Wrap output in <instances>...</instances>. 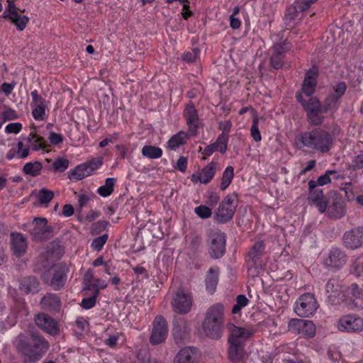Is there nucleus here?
I'll use <instances>...</instances> for the list:
<instances>
[{"mask_svg":"<svg viewBox=\"0 0 363 363\" xmlns=\"http://www.w3.org/2000/svg\"><path fill=\"white\" fill-rule=\"evenodd\" d=\"M66 277L63 272H56L50 281V286L55 290L60 289L65 283Z\"/></svg>","mask_w":363,"mask_h":363,"instance_id":"nucleus-45","label":"nucleus"},{"mask_svg":"<svg viewBox=\"0 0 363 363\" xmlns=\"http://www.w3.org/2000/svg\"><path fill=\"white\" fill-rule=\"evenodd\" d=\"M22 129V124L20 123H9L5 127V132L6 133H18Z\"/></svg>","mask_w":363,"mask_h":363,"instance_id":"nucleus-61","label":"nucleus"},{"mask_svg":"<svg viewBox=\"0 0 363 363\" xmlns=\"http://www.w3.org/2000/svg\"><path fill=\"white\" fill-rule=\"evenodd\" d=\"M11 249L13 253L21 257L24 255L28 247L26 238L20 233H12L11 234Z\"/></svg>","mask_w":363,"mask_h":363,"instance_id":"nucleus-26","label":"nucleus"},{"mask_svg":"<svg viewBox=\"0 0 363 363\" xmlns=\"http://www.w3.org/2000/svg\"><path fill=\"white\" fill-rule=\"evenodd\" d=\"M330 108H324L323 110H318L316 111H311L307 113V118L308 123L313 125H318L323 123V113H325L328 111Z\"/></svg>","mask_w":363,"mask_h":363,"instance_id":"nucleus-43","label":"nucleus"},{"mask_svg":"<svg viewBox=\"0 0 363 363\" xmlns=\"http://www.w3.org/2000/svg\"><path fill=\"white\" fill-rule=\"evenodd\" d=\"M142 155L150 159H158L162 157V150L158 147L145 145L142 149Z\"/></svg>","mask_w":363,"mask_h":363,"instance_id":"nucleus-41","label":"nucleus"},{"mask_svg":"<svg viewBox=\"0 0 363 363\" xmlns=\"http://www.w3.org/2000/svg\"><path fill=\"white\" fill-rule=\"evenodd\" d=\"M33 225V228L30 230V233L33 240L43 241L48 238L52 229L48 225L46 218H35Z\"/></svg>","mask_w":363,"mask_h":363,"instance_id":"nucleus-13","label":"nucleus"},{"mask_svg":"<svg viewBox=\"0 0 363 363\" xmlns=\"http://www.w3.org/2000/svg\"><path fill=\"white\" fill-rule=\"evenodd\" d=\"M108 240V235L104 234L99 237L96 238L92 241L91 246L96 251H100Z\"/></svg>","mask_w":363,"mask_h":363,"instance_id":"nucleus-52","label":"nucleus"},{"mask_svg":"<svg viewBox=\"0 0 363 363\" xmlns=\"http://www.w3.org/2000/svg\"><path fill=\"white\" fill-rule=\"evenodd\" d=\"M352 274L359 277H363V261H356L354 262Z\"/></svg>","mask_w":363,"mask_h":363,"instance_id":"nucleus-64","label":"nucleus"},{"mask_svg":"<svg viewBox=\"0 0 363 363\" xmlns=\"http://www.w3.org/2000/svg\"><path fill=\"white\" fill-rule=\"evenodd\" d=\"M308 203L314 206L321 213L326 212L329 202V196H325L322 189H308Z\"/></svg>","mask_w":363,"mask_h":363,"instance_id":"nucleus-19","label":"nucleus"},{"mask_svg":"<svg viewBox=\"0 0 363 363\" xmlns=\"http://www.w3.org/2000/svg\"><path fill=\"white\" fill-rule=\"evenodd\" d=\"M345 296L350 306L356 299L360 298L363 296V291L357 284H352L347 289Z\"/></svg>","mask_w":363,"mask_h":363,"instance_id":"nucleus-39","label":"nucleus"},{"mask_svg":"<svg viewBox=\"0 0 363 363\" xmlns=\"http://www.w3.org/2000/svg\"><path fill=\"white\" fill-rule=\"evenodd\" d=\"M341 332H359L363 330V319L355 315H346L341 317L337 325Z\"/></svg>","mask_w":363,"mask_h":363,"instance_id":"nucleus-10","label":"nucleus"},{"mask_svg":"<svg viewBox=\"0 0 363 363\" xmlns=\"http://www.w3.org/2000/svg\"><path fill=\"white\" fill-rule=\"evenodd\" d=\"M343 242L347 247L356 249L363 246V226H359L345 233Z\"/></svg>","mask_w":363,"mask_h":363,"instance_id":"nucleus-17","label":"nucleus"},{"mask_svg":"<svg viewBox=\"0 0 363 363\" xmlns=\"http://www.w3.org/2000/svg\"><path fill=\"white\" fill-rule=\"evenodd\" d=\"M192 302V297L190 294L181 290L177 292L174 296L172 304L175 312L184 314L191 311Z\"/></svg>","mask_w":363,"mask_h":363,"instance_id":"nucleus-14","label":"nucleus"},{"mask_svg":"<svg viewBox=\"0 0 363 363\" xmlns=\"http://www.w3.org/2000/svg\"><path fill=\"white\" fill-rule=\"evenodd\" d=\"M333 141V136L330 133L321 128H317L297 136L295 145L298 149L307 147L318 152H327L331 149Z\"/></svg>","mask_w":363,"mask_h":363,"instance_id":"nucleus-1","label":"nucleus"},{"mask_svg":"<svg viewBox=\"0 0 363 363\" xmlns=\"http://www.w3.org/2000/svg\"><path fill=\"white\" fill-rule=\"evenodd\" d=\"M195 213L201 218H208L212 215V211L206 206H199L194 210Z\"/></svg>","mask_w":363,"mask_h":363,"instance_id":"nucleus-54","label":"nucleus"},{"mask_svg":"<svg viewBox=\"0 0 363 363\" xmlns=\"http://www.w3.org/2000/svg\"><path fill=\"white\" fill-rule=\"evenodd\" d=\"M183 114L188 125V131H189L190 135H196L198 132L199 116L197 111L192 103L186 105Z\"/></svg>","mask_w":363,"mask_h":363,"instance_id":"nucleus-20","label":"nucleus"},{"mask_svg":"<svg viewBox=\"0 0 363 363\" xmlns=\"http://www.w3.org/2000/svg\"><path fill=\"white\" fill-rule=\"evenodd\" d=\"M189 131H179L177 134L171 137L167 143V148L169 150H176L181 145L186 143L187 139L190 137Z\"/></svg>","mask_w":363,"mask_h":363,"instance_id":"nucleus-28","label":"nucleus"},{"mask_svg":"<svg viewBox=\"0 0 363 363\" xmlns=\"http://www.w3.org/2000/svg\"><path fill=\"white\" fill-rule=\"evenodd\" d=\"M102 165L101 158H95L86 162L77 165L69 172L68 177L72 182L83 179L91 176Z\"/></svg>","mask_w":363,"mask_h":363,"instance_id":"nucleus-6","label":"nucleus"},{"mask_svg":"<svg viewBox=\"0 0 363 363\" xmlns=\"http://www.w3.org/2000/svg\"><path fill=\"white\" fill-rule=\"evenodd\" d=\"M346 84L345 82H340L334 87V94L327 98L325 102L332 104V108L334 107L338 99L345 94L346 91Z\"/></svg>","mask_w":363,"mask_h":363,"instance_id":"nucleus-36","label":"nucleus"},{"mask_svg":"<svg viewBox=\"0 0 363 363\" xmlns=\"http://www.w3.org/2000/svg\"><path fill=\"white\" fill-rule=\"evenodd\" d=\"M341 281L337 279H330L325 285V293L327 296L335 295L342 293Z\"/></svg>","mask_w":363,"mask_h":363,"instance_id":"nucleus-37","label":"nucleus"},{"mask_svg":"<svg viewBox=\"0 0 363 363\" xmlns=\"http://www.w3.org/2000/svg\"><path fill=\"white\" fill-rule=\"evenodd\" d=\"M32 116L36 121H43L46 119L47 104L38 105L32 107Z\"/></svg>","mask_w":363,"mask_h":363,"instance_id":"nucleus-46","label":"nucleus"},{"mask_svg":"<svg viewBox=\"0 0 363 363\" xmlns=\"http://www.w3.org/2000/svg\"><path fill=\"white\" fill-rule=\"evenodd\" d=\"M168 335L167 323L161 315L156 316L152 322V330L150 337L152 345H156L165 341Z\"/></svg>","mask_w":363,"mask_h":363,"instance_id":"nucleus-8","label":"nucleus"},{"mask_svg":"<svg viewBox=\"0 0 363 363\" xmlns=\"http://www.w3.org/2000/svg\"><path fill=\"white\" fill-rule=\"evenodd\" d=\"M106 287H107V283L106 282V281L100 279H96L94 281V283L90 284L89 286H87V288L89 289H95V291H98L99 292L100 289H103Z\"/></svg>","mask_w":363,"mask_h":363,"instance_id":"nucleus-62","label":"nucleus"},{"mask_svg":"<svg viewBox=\"0 0 363 363\" xmlns=\"http://www.w3.org/2000/svg\"><path fill=\"white\" fill-rule=\"evenodd\" d=\"M199 55V49L194 48L190 52H184L182 55V58L184 61H185L186 62H193L198 58Z\"/></svg>","mask_w":363,"mask_h":363,"instance_id":"nucleus-57","label":"nucleus"},{"mask_svg":"<svg viewBox=\"0 0 363 363\" xmlns=\"http://www.w3.org/2000/svg\"><path fill=\"white\" fill-rule=\"evenodd\" d=\"M234 177V169L232 166L227 167L222 175L220 189L225 190L231 184Z\"/></svg>","mask_w":363,"mask_h":363,"instance_id":"nucleus-42","label":"nucleus"},{"mask_svg":"<svg viewBox=\"0 0 363 363\" xmlns=\"http://www.w3.org/2000/svg\"><path fill=\"white\" fill-rule=\"evenodd\" d=\"M43 169V164L40 162H28L23 168V172L26 174L30 175L32 177H37L40 174Z\"/></svg>","mask_w":363,"mask_h":363,"instance_id":"nucleus-40","label":"nucleus"},{"mask_svg":"<svg viewBox=\"0 0 363 363\" xmlns=\"http://www.w3.org/2000/svg\"><path fill=\"white\" fill-rule=\"evenodd\" d=\"M304 11V9H301L298 6L297 1H296L286 10L284 17L286 24L290 28L297 26L305 16Z\"/></svg>","mask_w":363,"mask_h":363,"instance_id":"nucleus-21","label":"nucleus"},{"mask_svg":"<svg viewBox=\"0 0 363 363\" xmlns=\"http://www.w3.org/2000/svg\"><path fill=\"white\" fill-rule=\"evenodd\" d=\"M11 15L9 19L16 26L18 30H24L29 21V18L26 16H21L18 13H13Z\"/></svg>","mask_w":363,"mask_h":363,"instance_id":"nucleus-44","label":"nucleus"},{"mask_svg":"<svg viewBox=\"0 0 363 363\" xmlns=\"http://www.w3.org/2000/svg\"><path fill=\"white\" fill-rule=\"evenodd\" d=\"M218 169V163L212 160L206 165L199 172L193 174L191 180L193 183L208 184L214 177L216 170Z\"/></svg>","mask_w":363,"mask_h":363,"instance_id":"nucleus-15","label":"nucleus"},{"mask_svg":"<svg viewBox=\"0 0 363 363\" xmlns=\"http://www.w3.org/2000/svg\"><path fill=\"white\" fill-rule=\"evenodd\" d=\"M350 169L352 170L363 169V154L358 155L352 159Z\"/></svg>","mask_w":363,"mask_h":363,"instance_id":"nucleus-60","label":"nucleus"},{"mask_svg":"<svg viewBox=\"0 0 363 363\" xmlns=\"http://www.w3.org/2000/svg\"><path fill=\"white\" fill-rule=\"evenodd\" d=\"M259 120H263L262 118L255 116L252 120V125L250 128V135L253 140L256 142H259L262 140V135L259 130L258 123Z\"/></svg>","mask_w":363,"mask_h":363,"instance_id":"nucleus-47","label":"nucleus"},{"mask_svg":"<svg viewBox=\"0 0 363 363\" xmlns=\"http://www.w3.org/2000/svg\"><path fill=\"white\" fill-rule=\"evenodd\" d=\"M99 295V291H95L94 295L89 298H85L82 301L81 306L84 309H90L96 304V298Z\"/></svg>","mask_w":363,"mask_h":363,"instance_id":"nucleus-53","label":"nucleus"},{"mask_svg":"<svg viewBox=\"0 0 363 363\" xmlns=\"http://www.w3.org/2000/svg\"><path fill=\"white\" fill-rule=\"evenodd\" d=\"M225 236L220 230H213L209 235V253L215 259L223 256L225 250Z\"/></svg>","mask_w":363,"mask_h":363,"instance_id":"nucleus-9","label":"nucleus"},{"mask_svg":"<svg viewBox=\"0 0 363 363\" xmlns=\"http://www.w3.org/2000/svg\"><path fill=\"white\" fill-rule=\"evenodd\" d=\"M248 299L245 295H239L236 298V303L233 306L232 309L233 314H238L241 309L248 304Z\"/></svg>","mask_w":363,"mask_h":363,"instance_id":"nucleus-50","label":"nucleus"},{"mask_svg":"<svg viewBox=\"0 0 363 363\" xmlns=\"http://www.w3.org/2000/svg\"><path fill=\"white\" fill-rule=\"evenodd\" d=\"M327 304L334 309H340L345 306H350V302L346 298L345 294L340 293L335 295L327 296Z\"/></svg>","mask_w":363,"mask_h":363,"instance_id":"nucleus-29","label":"nucleus"},{"mask_svg":"<svg viewBox=\"0 0 363 363\" xmlns=\"http://www.w3.org/2000/svg\"><path fill=\"white\" fill-rule=\"evenodd\" d=\"M332 174H336L335 170H327L325 173L320 176L316 181L310 180L308 182V189H319L318 186H324L331 182L330 176Z\"/></svg>","mask_w":363,"mask_h":363,"instance_id":"nucleus-34","label":"nucleus"},{"mask_svg":"<svg viewBox=\"0 0 363 363\" xmlns=\"http://www.w3.org/2000/svg\"><path fill=\"white\" fill-rule=\"evenodd\" d=\"M229 343V349H228V356L231 361L233 362H238L240 361L244 356L245 350L244 346L245 344L237 343V342H228Z\"/></svg>","mask_w":363,"mask_h":363,"instance_id":"nucleus-32","label":"nucleus"},{"mask_svg":"<svg viewBox=\"0 0 363 363\" xmlns=\"http://www.w3.org/2000/svg\"><path fill=\"white\" fill-rule=\"evenodd\" d=\"M289 44L285 41L277 43L273 47V52L276 54H280L281 55H285V53L289 50Z\"/></svg>","mask_w":363,"mask_h":363,"instance_id":"nucleus-55","label":"nucleus"},{"mask_svg":"<svg viewBox=\"0 0 363 363\" xmlns=\"http://www.w3.org/2000/svg\"><path fill=\"white\" fill-rule=\"evenodd\" d=\"M30 152V147L25 146L22 141L18 143V150L16 152V157L20 159L27 157Z\"/></svg>","mask_w":363,"mask_h":363,"instance_id":"nucleus-56","label":"nucleus"},{"mask_svg":"<svg viewBox=\"0 0 363 363\" xmlns=\"http://www.w3.org/2000/svg\"><path fill=\"white\" fill-rule=\"evenodd\" d=\"M224 307L220 303L211 306L206 311L202 328L206 336L212 339L221 337L223 328Z\"/></svg>","mask_w":363,"mask_h":363,"instance_id":"nucleus-3","label":"nucleus"},{"mask_svg":"<svg viewBox=\"0 0 363 363\" xmlns=\"http://www.w3.org/2000/svg\"><path fill=\"white\" fill-rule=\"evenodd\" d=\"M318 74V69L316 67L311 68L306 74L303 80L301 91V94L303 93L306 96H311L317 84V77Z\"/></svg>","mask_w":363,"mask_h":363,"instance_id":"nucleus-23","label":"nucleus"},{"mask_svg":"<svg viewBox=\"0 0 363 363\" xmlns=\"http://www.w3.org/2000/svg\"><path fill=\"white\" fill-rule=\"evenodd\" d=\"M318 306L314 295L311 293H306L296 301L294 311L299 317L308 318L315 313Z\"/></svg>","mask_w":363,"mask_h":363,"instance_id":"nucleus-4","label":"nucleus"},{"mask_svg":"<svg viewBox=\"0 0 363 363\" xmlns=\"http://www.w3.org/2000/svg\"><path fill=\"white\" fill-rule=\"evenodd\" d=\"M30 94L32 97L31 107L46 104L45 100L38 94L37 90L32 91Z\"/></svg>","mask_w":363,"mask_h":363,"instance_id":"nucleus-59","label":"nucleus"},{"mask_svg":"<svg viewBox=\"0 0 363 363\" xmlns=\"http://www.w3.org/2000/svg\"><path fill=\"white\" fill-rule=\"evenodd\" d=\"M38 282L35 277L24 278L20 284V289L24 293H35L38 291Z\"/></svg>","mask_w":363,"mask_h":363,"instance_id":"nucleus-35","label":"nucleus"},{"mask_svg":"<svg viewBox=\"0 0 363 363\" xmlns=\"http://www.w3.org/2000/svg\"><path fill=\"white\" fill-rule=\"evenodd\" d=\"M264 250V244L263 241H257L252 247L249 252V259L253 263V265L259 264V259Z\"/></svg>","mask_w":363,"mask_h":363,"instance_id":"nucleus-33","label":"nucleus"},{"mask_svg":"<svg viewBox=\"0 0 363 363\" xmlns=\"http://www.w3.org/2000/svg\"><path fill=\"white\" fill-rule=\"evenodd\" d=\"M48 140L51 144L57 145L63 141V137L60 133H56L53 131H51L49 134Z\"/></svg>","mask_w":363,"mask_h":363,"instance_id":"nucleus-63","label":"nucleus"},{"mask_svg":"<svg viewBox=\"0 0 363 363\" xmlns=\"http://www.w3.org/2000/svg\"><path fill=\"white\" fill-rule=\"evenodd\" d=\"M40 304L45 310L57 311L60 308V301L56 295L48 294L42 298Z\"/></svg>","mask_w":363,"mask_h":363,"instance_id":"nucleus-31","label":"nucleus"},{"mask_svg":"<svg viewBox=\"0 0 363 363\" xmlns=\"http://www.w3.org/2000/svg\"><path fill=\"white\" fill-rule=\"evenodd\" d=\"M228 141V136L225 133L220 134L216 141L214 143L217 147V151H220L221 153H225L227 150Z\"/></svg>","mask_w":363,"mask_h":363,"instance_id":"nucleus-51","label":"nucleus"},{"mask_svg":"<svg viewBox=\"0 0 363 363\" xmlns=\"http://www.w3.org/2000/svg\"><path fill=\"white\" fill-rule=\"evenodd\" d=\"M297 100L301 104L306 113L318 110H323L324 108H332V104L326 103L325 105H321L319 100L315 97L310 98L308 101L303 99L301 93L297 92L296 94Z\"/></svg>","mask_w":363,"mask_h":363,"instance_id":"nucleus-25","label":"nucleus"},{"mask_svg":"<svg viewBox=\"0 0 363 363\" xmlns=\"http://www.w3.org/2000/svg\"><path fill=\"white\" fill-rule=\"evenodd\" d=\"M36 325L47 333L55 335L59 333L57 323L46 314H38L35 319Z\"/></svg>","mask_w":363,"mask_h":363,"instance_id":"nucleus-24","label":"nucleus"},{"mask_svg":"<svg viewBox=\"0 0 363 363\" xmlns=\"http://www.w3.org/2000/svg\"><path fill=\"white\" fill-rule=\"evenodd\" d=\"M32 131L29 135L26 138V140L30 145V149L33 151H38L41 149H45L47 147L45 139L37 135L35 126H32Z\"/></svg>","mask_w":363,"mask_h":363,"instance_id":"nucleus-27","label":"nucleus"},{"mask_svg":"<svg viewBox=\"0 0 363 363\" xmlns=\"http://www.w3.org/2000/svg\"><path fill=\"white\" fill-rule=\"evenodd\" d=\"M289 332L303 337H313L315 334V326L311 320L292 318L288 323Z\"/></svg>","mask_w":363,"mask_h":363,"instance_id":"nucleus-7","label":"nucleus"},{"mask_svg":"<svg viewBox=\"0 0 363 363\" xmlns=\"http://www.w3.org/2000/svg\"><path fill=\"white\" fill-rule=\"evenodd\" d=\"M115 184V178H107L105 180V184L97 189V193L103 197H107L113 192Z\"/></svg>","mask_w":363,"mask_h":363,"instance_id":"nucleus-38","label":"nucleus"},{"mask_svg":"<svg viewBox=\"0 0 363 363\" xmlns=\"http://www.w3.org/2000/svg\"><path fill=\"white\" fill-rule=\"evenodd\" d=\"M54 197V192L45 188L39 191L38 199L40 204H48Z\"/></svg>","mask_w":363,"mask_h":363,"instance_id":"nucleus-48","label":"nucleus"},{"mask_svg":"<svg viewBox=\"0 0 363 363\" xmlns=\"http://www.w3.org/2000/svg\"><path fill=\"white\" fill-rule=\"evenodd\" d=\"M218 269L217 267L210 268L205 279L206 289L212 294L216 291L218 281Z\"/></svg>","mask_w":363,"mask_h":363,"instance_id":"nucleus-30","label":"nucleus"},{"mask_svg":"<svg viewBox=\"0 0 363 363\" xmlns=\"http://www.w3.org/2000/svg\"><path fill=\"white\" fill-rule=\"evenodd\" d=\"M200 354L194 347H184L174 356L173 363H199Z\"/></svg>","mask_w":363,"mask_h":363,"instance_id":"nucleus-18","label":"nucleus"},{"mask_svg":"<svg viewBox=\"0 0 363 363\" xmlns=\"http://www.w3.org/2000/svg\"><path fill=\"white\" fill-rule=\"evenodd\" d=\"M69 162L65 157H57L52 163V169L55 172H64L69 167Z\"/></svg>","mask_w":363,"mask_h":363,"instance_id":"nucleus-49","label":"nucleus"},{"mask_svg":"<svg viewBox=\"0 0 363 363\" xmlns=\"http://www.w3.org/2000/svg\"><path fill=\"white\" fill-rule=\"evenodd\" d=\"M284 57L281 55L280 54H276L272 52L271 57V65L275 69H279L282 67L284 62Z\"/></svg>","mask_w":363,"mask_h":363,"instance_id":"nucleus-58","label":"nucleus"},{"mask_svg":"<svg viewBox=\"0 0 363 363\" xmlns=\"http://www.w3.org/2000/svg\"><path fill=\"white\" fill-rule=\"evenodd\" d=\"M16 346L18 351L27 359L25 361L28 362L38 360L49 348V344L45 339L35 334L28 338L20 334L16 340Z\"/></svg>","mask_w":363,"mask_h":363,"instance_id":"nucleus-2","label":"nucleus"},{"mask_svg":"<svg viewBox=\"0 0 363 363\" xmlns=\"http://www.w3.org/2000/svg\"><path fill=\"white\" fill-rule=\"evenodd\" d=\"M346 262V255L339 248H333L330 251L328 257L325 259V265L335 269L342 268Z\"/></svg>","mask_w":363,"mask_h":363,"instance_id":"nucleus-22","label":"nucleus"},{"mask_svg":"<svg viewBox=\"0 0 363 363\" xmlns=\"http://www.w3.org/2000/svg\"><path fill=\"white\" fill-rule=\"evenodd\" d=\"M325 213L330 218L334 219L340 218L345 216V203L341 196L336 194L329 195V202Z\"/></svg>","mask_w":363,"mask_h":363,"instance_id":"nucleus-11","label":"nucleus"},{"mask_svg":"<svg viewBox=\"0 0 363 363\" xmlns=\"http://www.w3.org/2000/svg\"><path fill=\"white\" fill-rule=\"evenodd\" d=\"M238 206V196L232 194L226 196L216 212V219L220 223L230 220Z\"/></svg>","mask_w":363,"mask_h":363,"instance_id":"nucleus-5","label":"nucleus"},{"mask_svg":"<svg viewBox=\"0 0 363 363\" xmlns=\"http://www.w3.org/2000/svg\"><path fill=\"white\" fill-rule=\"evenodd\" d=\"M227 329L229 333L228 342L245 344L246 340L254 333L252 329L238 327L233 323H228L227 325Z\"/></svg>","mask_w":363,"mask_h":363,"instance_id":"nucleus-16","label":"nucleus"},{"mask_svg":"<svg viewBox=\"0 0 363 363\" xmlns=\"http://www.w3.org/2000/svg\"><path fill=\"white\" fill-rule=\"evenodd\" d=\"M190 325L183 318L174 322L172 335L175 343L180 346L184 345L189 339Z\"/></svg>","mask_w":363,"mask_h":363,"instance_id":"nucleus-12","label":"nucleus"}]
</instances>
